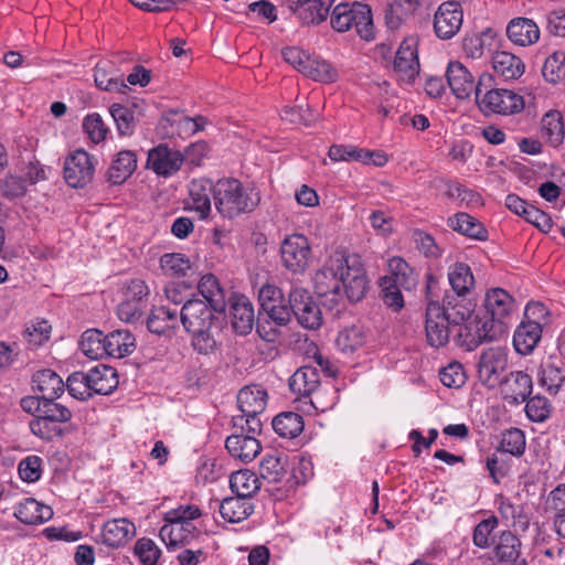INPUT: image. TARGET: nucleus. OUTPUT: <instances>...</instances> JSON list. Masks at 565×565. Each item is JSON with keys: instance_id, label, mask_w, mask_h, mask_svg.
Listing matches in <instances>:
<instances>
[{"instance_id": "412c9836", "label": "nucleus", "mask_w": 565, "mask_h": 565, "mask_svg": "<svg viewBox=\"0 0 565 565\" xmlns=\"http://www.w3.org/2000/svg\"><path fill=\"white\" fill-rule=\"evenodd\" d=\"M334 0H288V6L303 24H319L330 12Z\"/></svg>"}, {"instance_id": "3c124183", "label": "nucleus", "mask_w": 565, "mask_h": 565, "mask_svg": "<svg viewBox=\"0 0 565 565\" xmlns=\"http://www.w3.org/2000/svg\"><path fill=\"white\" fill-rule=\"evenodd\" d=\"M301 73L309 78L323 83H332L338 77L337 70L329 62L311 55L305 67L301 68Z\"/></svg>"}, {"instance_id": "864d4df0", "label": "nucleus", "mask_w": 565, "mask_h": 565, "mask_svg": "<svg viewBox=\"0 0 565 565\" xmlns=\"http://www.w3.org/2000/svg\"><path fill=\"white\" fill-rule=\"evenodd\" d=\"M526 447L525 434L520 428H510L502 433L500 445L497 449L510 454L514 457H521Z\"/></svg>"}, {"instance_id": "7ed1b4c3", "label": "nucleus", "mask_w": 565, "mask_h": 565, "mask_svg": "<svg viewBox=\"0 0 565 565\" xmlns=\"http://www.w3.org/2000/svg\"><path fill=\"white\" fill-rule=\"evenodd\" d=\"M259 202L258 192L237 179H220L215 182L214 205L224 217L233 218L242 213H249Z\"/></svg>"}, {"instance_id": "393cba45", "label": "nucleus", "mask_w": 565, "mask_h": 565, "mask_svg": "<svg viewBox=\"0 0 565 565\" xmlns=\"http://www.w3.org/2000/svg\"><path fill=\"white\" fill-rule=\"evenodd\" d=\"M476 302L467 296L450 295L448 292L443 297L440 307L445 316L452 322V326H461L465 321L475 315Z\"/></svg>"}, {"instance_id": "58836bf2", "label": "nucleus", "mask_w": 565, "mask_h": 565, "mask_svg": "<svg viewBox=\"0 0 565 565\" xmlns=\"http://www.w3.org/2000/svg\"><path fill=\"white\" fill-rule=\"evenodd\" d=\"M32 382L43 398L56 399L64 393V383L61 376L50 369L38 371L33 375Z\"/></svg>"}, {"instance_id": "c756f323", "label": "nucleus", "mask_w": 565, "mask_h": 565, "mask_svg": "<svg viewBox=\"0 0 565 565\" xmlns=\"http://www.w3.org/2000/svg\"><path fill=\"white\" fill-rule=\"evenodd\" d=\"M136 535V526L127 519L107 521L103 526V542L110 547H120Z\"/></svg>"}, {"instance_id": "49530a36", "label": "nucleus", "mask_w": 565, "mask_h": 565, "mask_svg": "<svg viewBox=\"0 0 565 565\" xmlns=\"http://www.w3.org/2000/svg\"><path fill=\"white\" fill-rule=\"evenodd\" d=\"M390 275L382 279H391L399 284L403 289L411 290L417 284L414 269L401 257H393L388 260Z\"/></svg>"}, {"instance_id": "1a4fd4ad", "label": "nucleus", "mask_w": 565, "mask_h": 565, "mask_svg": "<svg viewBox=\"0 0 565 565\" xmlns=\"http://www.w3.org/2000/svg\"><path fill=\"white\" fill-rule=\"evenodd\" d=\"M481 93L477 90L476 103L484 114L512 115L524 108L523 97L513 90L493 88Z\"/></svg>"}, {"instance_id": "09e8293b", "label": "nucleus", "mask_w": 565, "mask_h": 565, "mask_svg": "<svg viewBox=\"0 0 565 565\" xmlns=\"http://www.w3.org/2000/svg\"><path fill=\"white\" fill-rule=\"evenodd\" d=\"M419 7L418 0H394L385 12V21L390 29L394 30L412 17Z\"/></svg>"}, {"instance_id": "052dcab7", "label": "nucleus", "mask_w": 565, "mask_h": 565, "mask_svg": "<svg viewBox=\"0 0 565 565\" xmlns=\"http://www.w3.org/2000/svg\"><path fill=\"white\" fill-rule=\"evenodd\" d=\"M51 326L45 320L32 322L28 324L23 331V338L30 348H38L44 341L49 340Z\"/></svg>"}, {"instance_id": "20e7f679", "label": "nucleus", "mask_w": 565, "mask_h": 565, "mask_svg": "<svg viewBox=\"0 0 565 565\" xmlns=\"http://www.w3.org/2000/svg\"><path fill=\"white\" fill-rule=\"evenodd\" d=\"M266 405L267 392L262 386L243 387L237 394V406L242 414L233 416V428L250 434H260L263 427L260 415Z\"/></svg>"}, {"instance_id": "ea45409f", "label": "nucleus", "mask_w": 565, "mask_h": 565, "mask_svg": "<svg viewBox=\"0 0 565 565\" xmlns=\"http://www.w3.org/2000/svg\"><path fill=\"white\" fill-rule=\"evenodd\" d=\"M448 225L456 232L473 239L486 241L487 230L477 218L465 212H459L448 218Z\"/></svg>"}, {"instance_id": "603ef678", "label": "nucleus", "mask_w": 565, "mask_h": 565, "mask_svg": "<svg viewBox=\"0 0 565 565\" xmlns=\"http://www.w3.org/2000/svg\"><path fill=\"white\" fill-rule=\"evenodd\" d=\"M79 347L83 353L89 359L98 360L107 356L105 334L97 329L86 330L82 334Z\"/></svg>"}, {"instance_id": "0e129e2a", "label": "nucleus", "mask_w": 565, "mask_h": 565, "mask_svg": "<svg viewBox=\"0 0 565 565\" xmlns=\"http://www.w3.org/2000/svg\"><path fill=\"white\" fill-rule=\"evenodd\" d=\"M260 475L271 482H279L285 473V465L280 457L267 455L260 462Z\"/></svg>"}, {"instance_id": "e433bc0d", "label": "nucleus", "mask_w": 565, "mask_h": 565, "mask_svg": "<svg viewBox=\"0 0 565 565\" xmlns=\"http://www.w3.org/2000/svg\"><path fill=\"white\" fill-rule=\"evenodd\" d=\"M448 281L451 295L468 296L475 287L471 268L465 263H455L448 267Z\"/></svg>"}, {"instance_id": "f8f14e48", "label": "nucleus", "mask_w": 565, "mask_h": 565, "mask_svg": "<svg viewBox=\"0 0 565 565\" xmlns=\"http://www.w3.org/2000/svg\"><path fill=\"white\" fill-rule=\"evenodd\" d=\"M95 173V159L88 152L77 149L68 154L64 162V179L75 189L88 184Z\"/></svg>"}, {"instance_id": "9d476101", "label": "nucleus", "mask_w": 565, "mask_h": 565, "mask_svg": "<svg viewBox=\"0 0 565 565\" xmlns=\"http://www.w3.org/2000/svg\"><path fill=\"white\" fill-rule=\"evenodd\" d=\"M508 367V353L501 347H492L484 350L478 362V377L481 384L488 388L500 386L502 373Z\"/></svg>"}, {"instance_id": "f03ea898", "label": "nucleus", "mask_w": 565, "mask_h": 565, "mask_svg": "<svg viewBox=\"0 0 565 565\" xmlns=\"http://www.w3.org/2000/svg\"><path fill=\"white\" fill-rule=\"evenodd\" d=\"M225 310L214 309L202 299H190L180 311L184 330L192 335L191 344L200 354H211L217 349L216 335L223 326Z\"/></svg>"}, {"instance_id": "9b49d317", "label": "nucleus", "mask_w": 565, "mask_h": 565, "mask_svg": "<svg viewBox=\"0 0 565 565\" xmlns=\"http://www.w3.org/2000/svg\"><path fill=\"white\" fill-rule=\"evenodd\" d=\"M288 302L292 315L303 328L316 330L321 326V310L306 289L292 288L289 292Z\"/></svg>"}, {"instance_id": "c03bdc74", "label": "nucleus", "mask_w": 565, "mask_h": 565, "mask_svg": "<svg viewBox=\"0 0 565 565\" xmlns=\"http://www.w3.org/2000/svg\"><path fill=\"white\" fill-rule=\"evenodd\" d=\"M541 136L552 147H558L564 139L565 130L562 114L557 110L546 113L541 121Z\"/></svg>"}, {"instance_id": "473e14b6", "label": "nucleus", "mask_w": 565, "mask_h": 565, "mask_svg": "<svg viewBox=\"0 0 565 565\" xmlns=\"http://www.w3.org/2000/svg\"><path fill=\"white\" fill-rule=\"evenodd\" d=\"M507 35L514 44L526 46L539 40L540 29L533 20L516 18L508 24Z\"/></svg>"}, {"instance_id": "aec40b11", "label": "nucleus", "mask_w": 565, "mask_h": 565, "mask_svg": "<svg viewBox=\"0 0 565 565\" xmlns=\"http://www.w3.org/2000/svg\"><path fill=\"white\" fill-rule=\"evenodd\" d=\"M183 160L180 151L161 143L149 150L147 167L158 175L168 177L180 170Z\"/></svg>"}, {"instance_id": "cd10ccee", "label": "nucleus", "mask_w": 565, "mask_h": 565, "mask_svg": "<svg viewBox=\"0 0 565 565\" xmlns=\"http://www.w3.org/2000/svg\"><path fill=\"white\" fill-rule=\"evenodd\" d=\"M136 168L137 156L135 152L131 150L119 151L106 172V181L113 185H120L135 172Z\"/></svg>"}, {"instance_id": "13d9d810", "label": "nucleus", "mask_w": 565, "mask_h": 565, "mask_svg": "<svg viewBox=\"0 0 565 565\" xmlns=\"http://www.w3.org/2000/svg\"><path fill=\"white\" fill-rule=\"evenodd\" d=\"M83 128L94 143L104 141L109 132V128L97 113L89 114L84 118Z\"/></svg>"}, {"instance_id": "8fccbe9b", "label": "nucleus", "mask_w": 565, "mask_h": 565, "mask_svg": "<svg viewBox=\"0 0 565 565\" xmlns=\"http://www.w3.org/2000/svg\"><path fill=\"white\" fill-rule=\"evenodd\" d=\"M539 384L550 394H557L565 381V373L551 360L542 362L537 374Z\"/></svg>"}, {"instance_id": "bf43d9fd", "label": "nucleus", "mask_w": 565, "mask_h": 565, "mask_svg": "<svg viewBox=\"0 0 565 565\" xmlns=\"http://www.w3.org/2000/svg\"><path fill=\"white\" fill-rule=\"evenodd\" d=\"M552 411L550 401L541 395H535L527 399L525 413L527 417L535 423H542L548 418Z\"/></svg>"}, {"instance_id": "4c0bfd02", "label": "nucleus", "mask_w": 565, "mask_h": 565, "mask_svg": "<svg viewBox=\"0 0 565 565\" xmlns=\"http://www.w3.org/2000/svg\"><path fill=\"white\" fill-rule=\"evenodd\" d=\"M160 531L159 536L168 548L182 546L189 543L195 526L190 522L168 521Z\"/></svg>"}, {"instance_id": "f3484780", "label": "nucleus", "mask_w": 565, "mask_h": 565, "mask_svg": "<svg viewBox=\"0 0 565 565\" xmlns=\"http://www.w3.org/2000/svg\"><path fill=\"white\" fill-rule=\"evenodd\" d=\"M462 9L457 1H447L439 6L434 19L435 33L439 39L449 40L462 25Z\"/></svg>"}, {"instance_id": "ddd939ff", "label": "nucleus", "mask_w": 565, "mask_h": 565, "mask_svg": "<svg viewBox=\"0 0 565 565\" xmlns=\"http://www.w3.org/2000/svg\"><path fill=\"white\" fill-rule=\"evenodd\" d=\"M446 78L454 95L460 99L470 97L472 93H475V97H477V90L480 92L484 81H491V76L482 75L478 83H476L472 74L458 61L449 62Z\"/></svg>"}, {"instance_id": "72a5a7b5", "label": "nucleus", "mask_w": 565, "mask_h": 565, "mask_svg": "<svg viewBox=\"0 0 565 565\" xmlns=\"http://www.w3.org/2000/svg\"><path fill=\"white\" fill-rule=\"evenodd\" d=\"M107 356L124 358L136 349V339L128 329H117L105 335Z\"/></svg>"}, {"instance_id": "774afa93", "label": "nucleus", "mask_w": 565, "mask_h": 565, "mask_svg": "<svg viewBox=\"0 0 565 565\" xmlns=\"http://www.w3.org/2000/svg\"><path fill=\"white\" fill-rule=\"evenodd\" d=\"M439 379L445 386L459 388L466 383V373L459 362H452L440 370Z\"/></svg>"}, {"instance_id": "6e6d98bb", "label": "nucleus", "mask_w": 565, "mask_h": 565, "mask_svg": "<svg viewBox=\"0 0 565 565\" xmlns=\"http://www.w3.org/2000/svg\"><path fill=\"white\" fill-rule=\"evenodd\" d=\"M543 77L550 83H557L565 77V52H554L542 67Z\"/></svg>"}, {"instance_id": "a18cd8bd", "label": "nucleus", "mask_w": 565, "mask_h": 565, "mask_svg": "<svg viewBox=\"0 0 565 565\" xmlns=\"http://www.w3.org/2000/svg\"><path fill=\"white\" fill-rule=\"evenodd\" d=\"M230 487L235 495L250 501L253 494L259 490L260 484L254 472L249 470H238L232 473Z\"/></svg>"}, {"instance_id": "5fc2aeb1", "label": "nucleus", "mask_w": 565, "mask_h": 565, "mask_svg": "<svg viewBox=\"0 0 565 565\" xmlns=\"http://www.w3.org/2000/svg\"><path fill=\"white\" fill-rule=\"evenodd\" d=\"M66 387L71 396L79 401H87L94 395L86 372H74L67 381Z\"/></svg>"}, {"instance_id": "37998d69", "label": "nucleus", "mask_w": 565, "mask_h": 565, "mask_svg": "<svg viewBox=\"0 0 565 565\" xmlns=\"http://www.w3.org/2000/svg\"><path fill=\"white\" fill-rule=\"evenodd\" d=\"M198 290L204 298L203 301L207 305H211L214 309L225 310V292L213 274H206L201 277L198 284Z\"/></svg>"}, {"instance_id": "4d7b16f0", "label": "nucleus", "mask_w": 565, "mask_h": 565, "mask_svg": "<svg viewBox=\"0 0 565 565\" xmlns=\"http://www.w3.org/2000/svg\"><path fill=\"white\" fill-rule=\"evenodd\" d=\"M486 468L489 471L490 478L495 483H499L510 471L509 459L504 452L495 449L487 457Z\"/></svg>"}, {"instance_id": "bb28decb", "label": "nucleus", "mask_w": 565, "mask_h": 565, "mask_svg": "<svg viewBox=\"0 0 565 565\" xmlns=\"http://www.w3.org/2000/svg\"><path fill=\"white\" fill-rule=\"evenodd\" d=\"M486 311L490 320L504 323L503 319L509 317L514 309V300L504 289L494 288L487 292L484 299Z\"/></svg>"}, {"instance_id": "680f3d73", "label": "nucleus", "mask_w": 565, "mask_h": 565, "mask_svg": "<svg viewBox=\"0 0 565 565\" xmlns=\"http://www.w3.org/2000/svg\"><path fill=\"white\" fill-rule=\"evenodd\" d=\"M134 551L143 565H156L161 555L157 544L147 537L139 539L135 544Z\"/></svg>"}, {"instance_id": "c85d7f7f", "label": "nucleus", "mask_w": 565, "mask_h": 565, "mask_svg": "<svg viewBox=\"0 0 565 565\" xmlns=\"http://www.w3.org/2000/svg\"><path fill=\"white\" fill-rule=\"evenodd\" d=\"M232 327L241 335L248 334L254 327V307L243 295L236 296L231 305Z\"/></svg>"}, {"instance_id": "2f4dec72", "label": "nucleus", "mask_w": 565, "mask_h": 565, "mask_svg": "<svg viewBox=\"0 0 565 565\" xmlns=\"http://www.w3.org/2000/svg\"><path fill=\"white\" fill-rule=\"evenodd\" d=\"M319 386V372L310 365L299 367L289 379V387L298 396L308 397L318 391Z\"/></svg>"}, {"instance_id": "69168bd1", "label": "nucleus", "mask_w": 565, "mask_h": 565, "mask_svg": "<svg viewBox=\"0 0 565 565\" xmlns=\"http://www.w3.org/2000/svg\"><path fill=\"white\" fill-rule=\"evenodd\" d=\"M259 315L265 318L273 320L276 326H287L291 319L290 303H286V300L269 305L268 308H263Z\"/></svg>"}, {"instance_id": "39448f33", "label": "nucleus", "mask_w": 565, "mask_h": 565, "mask_svg": "<svg viewBox=\"0 0 565 565\" xmlns=\"http://www.w3.org/2000/svg\"><path fill=\"white\" fill-rule=\"evenodd\" d=\"M330 24L337 32H347L354 28L361 39L365 41L374 39L371 8L364 3L342 2L337 4L331 12Z\"/></svg>"}, {"instance_id": "338daca9", "label": "nucleus", "mask_w": 565, "mask_h": 565, "mask_svg": "<svg viewBox=\"0 0 565 565\" xmlns=\"http://www.w3.org/2000/svg\"><path fill=\"white\" fill-rule=\"evenodd\" d=\"M160 264L162 269L175 276H185L188 270L191 269L190 260L179 253L164 254L160 258Z\"/></svg>"}, {"instance_id": "5701e85b", "label": "nucleus", "mask_w": 565, "mask_h": 565, "mask_svg": "<svg viewBox=\"0 0 565 565\" xmlns=\"http://www.w3.org/2000/svg\"><path fill=\"white\" fill-rule=\"evenodd\" d=\"M500 387L504 399L519 404L525 402L532 393L533 381L530 374L513 371L504 376Z\"/></svg>"}, {"instance_id": "6e6552de", "label": "nucleus", "mask_w": 565, "mask_h": 565, "mask_svg": "<svg viewBox=\"0 0 565 565\" xmlns=\"http://www.w3.org/2000/svg\"><path fill=\"white\" fill-rule=\"evenodd\" d=\"M525 317L527 320L522 321L514 331L513 347L521 355L531 354L537 347L542 338V324L534 319L543 318L547 315V309L543 303H529L525 308Z\"/></svg>"}, {"instance_id": "b1692460", "label": "nucleus", "mask_w": 565, "mask_h": 565, "mask_svg": "<svg viewBox=\"0 0 565 565\" xmlns=\"http://www.w3.org/2000/svg\"><path fill=\"white\" fill-rule=\"evenodd\" d=\"M211 194L215 196V183L209 179H194L189 184V207L199 213L200 218H206L211 212Z\"/></svg>"}, {"instance_id": "a878e982", "label": "nucleus", "mask_w": 565, "mask_h": 565, "mask_svg": "<svg viewBox=\"0 0 565 565\" xmlns=\"http://www.w3.org/2000/svg\"><path fill=\"white\" fill-rule=\"evenodd\" d=\"M372 340V332L362 324H352L342 329L335 340L337 348L352 354L364 349Z\"/></svg>"}, {"instance_id": "dca6fc26", "label": "nucleus", "mask_w": 565, "mask_h": 565, "mask_svg": "<svg viewBox=\"0 0 565 565\" xmlns=\"http://www.w3.org/2000/svg\"><path fill=\"white\" fill-rule=\"evenodd\" d=\"M491 559L498 565H527L521 540L511 531H503L493 540Z\"/></svg>"}, {"instance_id": "e2e57ef3", "label": "nucleus", "mask_w": 565, "mask_h": 565, "mask_svg": "<svg viewBox=\"0 0 565 565\" xmlns=\"http://www.w3.org/2000/svg\"><path fill=\"white\" fill-rule=\"evenodd\" d=\"M380 286L384 303L395 311H399L404 307V299L401 292L403 287L391 279H381Z\"/></svg>"}, {"instance_id": "79ce46f5", "label": "nucleus", "mask_w": 565, "mask_h": 565, "mask_svg": "<svg viewBox=\"0 0 565 565\" xmlns=\"http://www.w3.org/2000/svg\"><path fill=\"white\" fill-rule=\"evenodd\" d=\"M271 426L280 437L294 439L301 434L305 423L298 413L284 412L273 418Z\"/></svg>"}, {"instance_id": "f257e3e1", "label": "nucleus", "mask_w": 565, "mask_h": 565, "mask_svg": "<svg viewBox=\"0 0 565 565\" xmlns=\"http://www.w3.org/2000/svg\"><path fill=\"white\" fill-rule=\"evenodd\" d=\"M317 295L343 289L351 302L362 300L369 290V278L356 254L333 253L313 276Z\"/></svg>"}, {"instance_id": "a211bd4d", "label": "nucleus", "mask_w": 565, "mask_h": 565, "mask_svg": "<svg viewBox=\"0 0 565 565\" xmlns=\"http://www.w3.org/2000/svg\"><path fill=\"white\" fill-rule=\"evenodd\" d=\"M109 113L116 124L120 137H130L135 134L136 127L145 116V103L132 102L127 105L113 104Z\"/></svg>"}, {"instance_id": "423d86ee", "label": "nucleus", "mask_w": 565, "mask_h": 565, "mask_svg": "<svg viewBox=\"0 0 565 565\" xmlns=\"http://www.w3.org/2000/svg\"><path fill=\"white\" fill-rule=\"evenodd\" d=\"M504 331V323L490 320L487 315L475 313L462 323L458 338L461 347L473 351L483 343L497 340Z\"/></svg>"}, {"instance_id": "c9c22d12", "label": "nucleus", "mask_w": 565, "mask_h": 565, "mask_svg": "<svg viewBox=\"0 0 565 565\" xmlns=\"http://www.w3.org/2000/svg\"><path fill=\"white\" fill-rule=\"evenodd\" d=\"M94 394L108 395L118 385L116 370L105 364H98L86 372Z\"/></svg>"}, {"instance_id": "4be33fe9", "label": "nucleus", "mask_w": 565, "mask_h": 565, "mask_svg": "<svg viewBox=\"0 0 565 565\" xmlns=\"http://www.w3.org/2000/svg\"><path fill=\"white\" fill-rule=\"evenodd\" d=\"M394 71L398 79L411 84L419 74L418 54L413 41H404L394 60Z\"/></svg>"}, {"instance_id": "7c9ffc66", "label": "nucleus", "mask_w": 565, "mask_h": 565, "mask_svg": "<svg viewBox=\"0 0 565 565\" xmlns=\"http://www.w3.org/2000/svg\"><path fill=\"white\" fill-rule=\"evenodd\" d=\"M14 516L24 524H40L52 519L53 510L33 498H25L17 504Z\"/></svg>"}, {"instance_id": "6ab92c4d", "label": "nucleus", "mask_w": 565, "mask_h": 565, "mask_svg": "<svg viewBox=\"0 0 565 565\" xmlns=\"http://www.w3.org/2000/svg\"><path fill=\"white\" fill-rule=\"evenodd\" d=\"M257 434H250L235 429L225 440L228 454L244 463L253 461L260 452L262 445L256 438Z\"/></svg>"}, {"instance_id": "2eb2a0df", "label": "nucleus", "mask_w": 565, "mask_h": 565, "mask_svg": "<svg viewBox=\"0 0 565 565\" xmlns=\"http://www.w3.org/2000/svg\"><path fill=\"white\" fill-rule=\"evenodd\" d=\"M452 322L445 316L440 303L431 302L426 306L425 311V332L427 343L433 348L445 347L450 337L449 327Z\"/></svg>"}, {"instance_id": "0eeeda50", "label": "nucleus", "mask_w": 565, "mask_h": 565, "mask_svg": "<svg viewBox=\"0 0 565 565\" xmlns=\"http://www.w3.org/2000/svg\"><path fill=\"white\" fill-rule=\"evenodd\" d=\"M71 418L72 412L66 406L57 403L56 399L45 398L41 415L33 418L29 426L31 433L36 437L43 440H52L63 435L61 424L70 422Z\"/></svg>"}, {"instance_id": "de8ad7c7", "label": "nucleus", "mask_w": 565, "mask_h": 565, "mask_svg": "<svg viewBox=\"0 0 565 565\" xmlns=\"http://www.w3.org/2000/svg\"><path fill=\"white\" fill-rule=\"evenodd\" d=\"M179 321L175 309L166 306L153 308L147 319V328L150 332L162 334L167 330L174 328Z\"/></svg>"}, {"instance_id": "4468645a", "label": "nucleus", "mask_w": 565, "mask_h": 565, "mask_svg": "<svg viewBox=\"0 0 565 565\" xmlns=\"http://www.w3.org/2000/svg\"><path fill=\"white\" fill-rule=\"evenodd\" d=\"M280 253L287 269L292 273H302L309 265L311 247L306 236L294 234L284 239Z\"/></svg>"}, {"instance_id": "a19ab883", "label": "nucleus", "mask_w": 565, "mask_h": 565, "mask_svg": "<svg viewBox=\"0 0 565 565\" xmlns=\"http://www.w3.org/2000/svg\"><path fill=\"white\" fill-rule=\"evenodd\" d=\"M254 511V505L248 499L237 495L225 498L220 504L222 518L231 523H238L247 519Z\"/></svg>"}, {"instance_id": "f704fd0d", "label": "nucleus", "mask_w": 565, "mask_h": 565, "mask_svg": "<svg viewBox=\"0 0 565 565\" xmlns=\"http://www.w3.org/2000/svg\"><path fill=\"white\" fill-rule=\"evenodd\" d=\"M492 67L497 75L504 79H516L524 74L525 64L523 61L505 51L495 52L492 56Z\"/></svg>"}]
</instances>
